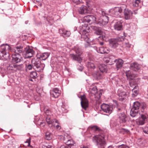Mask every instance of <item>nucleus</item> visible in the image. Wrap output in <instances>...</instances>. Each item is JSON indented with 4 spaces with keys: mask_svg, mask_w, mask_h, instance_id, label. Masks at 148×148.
<instances>
[{
    "mask_svg": "<svg viewBox=\"0 0 148 148\" xmlns=\"http://www.w3.org/2000/svg\"><path fill=\"white\" fill-rule=\"evenodd\" d=\"M52 134L49 132H47L45 133V138L47 140H50L51 138Z\"/></svg>",
    "mask_w": 148,
    "mask_h": 148,
    "instance_id": "58836bf2",
    "label": "nucleus"
},
{
    "mask_svg": "<svg viewBox=\"0 0 148 148\" xmlns=\"http://www.w3.org/2000/svg\"><path fill=\"white\" fill-rule=\"evenodd\" d=\"M43 110L46 121L49 127H52V125L54 123H58V121L53 117V115L49 109L44 107Z\"/></svg>",
    "mask_w": 148,
    "mask_h": 148,
    "instance_id": "7ed1b4c3",
    "label": "nucleus"
},
{
    "mask_svg": "<svg viewBox=\"0 0 148 148\" xmlns=\"http://www.w3.org/2000/svg\"><path fill=\"white\" fill-rule=\"evenodd\" d=\"M125 45L128 48H130L131 46V45L128 43H126Z\"/></svg>",
    "mask_w": 148,
    "mask_h": 148,
    "instance_id": "4d7b16f0",
    "label": "nucleus"
},
{
    "mask_svg": "<svg viewBox=\"0 0 148 148\" xmlns=\"http://www.w3.org/2000/svg\"><path fill=\"white\" fill-rule=\"evenodd\" d=\"M29 80L31 81H33V80L32 79V78H29Z\"/></svg>",
    "mask_w": 148,
    "mask_h": 148,
    "instance_id": "774afa93",
    "label": "nucleus"
},
{
    "mask_svg": "<svg viewBox=\"0 0 148 148\" xmlns=\"http://www.w3.org/2000/svg\"><path fill=\"white\" fill-rule=\"evenodd\" d=\"M127 78L129 80H133L135 79V75L134 74L130 71H128L125 72Z\"/></svg>",
    "mask_w": 148,
    "mask_h": 148,
    "instance_id": "c85d7f7f",
    "label": "nucleus"
},
{
    "mask_svg": "<svg viewBox=\"0 0 148 148\" xmlns=\"http://www.w3.org/2000/svg\"><path fill=\"white\" fill-rule=\"evenodd\" d=\"M129 83L130 86L132 88H134L135 86H137L136 82L135 81V79L133 80L129 81Z\"/></svg>",
    "mask_w": 148,
    "mask_h": 148,
    "instance_id": "e433bc0d",
    "label": "nucleus"
},
{
    "mask_svg": "<svg viewBox=\"0 0 148 148\" xmlns=\"http://www.w3.org/2000/svg\"><path fill=\"white\" fill-rule=\"evenodd\" d=\"M108 148H114V147L112 145H110L108 146Z\"/></svg>",
    "mask_w": 148,
    "mask_h": 148,
    "instance_id": "e2e57ef3",
    "label": "nucleus"
},
{
    "mask_svg": "<svg viewBox=\"0 0 148 148\" xmlns=\"http://www.w3.org/2000/svg\"><path fill=\"white\" fill-rule=\"evenodd\" d=\"M99 68V70L94 71L92 74L93 77L96 79H101L103 74L106 73L108 70L107 66L104 64H100Z\"/></svg>",
    "mask_w": 148,
    "mask_h": 148,
    "instance_id": "39448f33",
    "label": "nucleus"
},
{
    "mask_svg": "<svg viewBox=\"0 0 148 148\" xmlns=\"http://www.w3.org/2000/svg\"><path fill=\"white\" fill-rule=\"evenodd\" d=\"M40 125L42 126H44L45 125V123L43 122H41L40 123Z\"/></svg>",
    "mask_w": 148,
    "mask_h": 148,
    "instance_id": "bf43d9fd",
    "label": "nucleus"
},
{
    "mask_svg": "<svg viewBox=\"0 0 148 148\" xmlns=\"http://www.w3.org/2000/svg\"><path fill=\"white\" fill-rule=\"evenodd\" d=\"M0 50V59L3 60H7L9 59V55L8 51H11L12 48L7 44L1 45Z\"/></svg>",
    "mask_w": 148,
    "mask_h": 148,
    "instance_id": "20e7f679",
    "label": "nucleus"
},
{
    "mask_svg": "<svg viewBox=\"0 0 148 148\" xmlns=\"http://www.w3.org/2000/svg\"><path fill=\"white\" fill-rule=\"evenodd\" d=\"M60 33L64 38L68 37L71 34V33L69 31H67L64 29H62L59 30Z\"/></svg>",
    "mask_w": 148,
    "mask_h": 148,
    "instance_id": "bb28decb",
    "label": "nucleus"
},
{
    "mask_svg": "<svg viewBox=\"0 0 148 148\" xmlns=\"http://www.w3.org/2000/svg\"><path fill=\"white\" fill-rule=\"evenodd\" d=\"M123 21L121 20L116 22L114 25V27L115 30L117 31H120L122 30V23Z\"/></svg>",
    "mask_w": 148,
    "mask_h": 148,
    "instance_id": "a878e982",
    "label": "nucleus"
},
{
    "mask_svg": "<svg viewBox=\"0 0 148 148\" xmlns=\"http://www.w3.org/2000/svg\"><path fill=\"white\" fill-rule=\"evenodd\" d=\"M93 141L95 143L99 148H104L106 143L103 134L95 136L93 137Z\"/></svg>",
    "mask_w": 148,
    "mask_h": 148,
    "instance_id": "423d86ee",
    "label": "nucleus"
},
{
    "mask_svg": "<svg viewBox=\"0 0 148 148\" xmlns=\"http://www.w3.org/2000/svg\"><path fill=\"white\" fill-rule=\"evenodd\" d=\"M42 148H53V147L51 145H48L47 146L43 145L42 147Z\"/></svg>",
    "mask_w": 148,
    "mask_h": 148,
    "instance_id": "5fc2aeb1",
    "label": "nucleus"
},
{
    "mask_svg": "<svg viewBox=\"0 0 148 148\" xmlns=\"http://www.w3.org/2000/svg\"><path fill=\"white\" fill-rule=\"evenodd\" d=\"M147 118V116L146 115L142 114L141 117L136 120V124L138 125H143L145 123V120Z\"/></svg>",
    "mask_w": 148,
    "mask_h": 148,
    "instance_id": "aec40b11",
    "label": "nucleus"
},
{
    "mask_svg": "<svg viewBox=\"0 0 148 148\" xmlns=\"http://www.w3.org/2000/svg\"><path fill=\"white\" fill-rule=\"evenodd\" d=\"M23 66L22 64L17 65L13 63L9 64L8 66H7V67L8 73H11L21 70Z\"/></svg>",
    "mask_w": 148,
    "mask_h": 148,
    "instance_id": "f8f14e48",
    "label": "nucleus"
},
{
    "mask_svg": "<svg viewBox=\"0 0 148 148\" xmlns=\"http://www.w3.org/2000/svg\"><path fill=\"white\" fill-rule=\"evenodd\" d=\"M35 53L32 47L27 46L25 48L24 51V57L26 58H31L34 55Z\"/></svg>",
    "mask_w": 148,
    "mask_h": 148,
    "instance_id": "4468645a",
    "label": "nucleus"
},
{
    "mask_svg": "<svg viewBox=\"0 0 148 148\" xmlns=\"http://www.w3.org/2000/svg\"><path fill=\"white\" fill-rule=\"evenodd\" d=\"M82 1V0H73V2L77 5L80 4Z\"/></svg>",
    "mask_w": 148,
    "mask_h": 148,
    "instance_id": "49530a36",
    "label": "nucleus"
},
{
    "mask_svg": "<svg viewBox=\"0 0 148 148\" xmlns=\"http://www.w3.org/2000/svg\"><path fill=\"white\" fill-rule=\"evenodd\" d=\"M61 109H62V112L65 113L66 112L65 106L64 105H63L61 106Z\"/></svg>",
    "mask_w": 148,
    "mask_h": 148,
    "instance_id": "de8ad7c7",
    "label": "nucleus"
},
{
    "mask_svg": "<svg viewBox=\"0 0 148 148\" xmlns=\"http://www.w3.org/2000/svg\"><path fill=\"white\" fill-rule=\"evenodd\" d=\"M78 12L80 14H83L88 12L87 7L82 5L78 9Z\"/></svg>",
    "mask_w": 148,
    "mask_h": 148,
    "instance_id": "c756f323",
    "label": "nucleus"
},
{
    "mask_svg": "<svg viewBox=\"0 0 148 148\" xmlns=\"http://www.w3.org/2000/svg\"><path fill=\"white\" fill-rule=\"evenodd\" d=\"M121 130L122 132H123L124 133H128L129 132V130L127 129L124 128H122Z\"/></svg>",
    "mask_w": 148,
    "mask_h": 148,
    "instance_id": "603ef678",
    "label": "nucleus"
},
{
    "mask_svg": "<svg viewBox=\"0 0 148 148\" xmlns=\"http://www.w3.org/2000/svg\"><path fill=\"white\" fill-rule=\"evenodd\" d=\"M124 14L125 18L126 20L130 19L132 17L133 12L132 11L128 9L124 8Z\"/></svg>",
    "mask_w": 148,
    "mask_h": 148,
    "instance_id": "393cba45",
    "label": "nucleus"
},
{
    "mask_svg": "<svg viewBox=\"0 0 148 148\" xmlns=\"http://www.w3.org/2000/svg\"><path fill=\"white\" fill-rule=\"evenodd\" d=\"M8 73L7 66L4 65H1L0 67V73L3 74H5Z\"/></svg>",
    "mask_w": 148,
    "mask_h": 148,
    "instance_id": "7c9ffc66",
    "label": "nucleus"
},
{
    "mask_svg": "<svg viewBox=\"0 0 148 148\" xmlns=\"http://www.w3.org/2000/svg\"><path fill=\"white\" fill-rule=\"evenodd\" d=\"M118 94L119 96V99L120 101H123L125 100L126 96L125 92L123 90L119 89L118 91Z\"/></svg>",
    "mask_w": 148,
    "mask_h": 148,
    "instance_id": "412c9836",
    "label": "nucleus"
},
{
    "mask_svg": "<svg viewBox=\"0 0 148 148\" xmlns=\"http://www.w3.org/2000/svg\"><path fill=\"white\" fill-rule=\"evenodd\" d=\"M46 19V20L47 21V22H49V19L47 18Z\"/></svg>",
    "mask_w": 148,
    "mask_h": 148,
    "instance_id": "338daca9",
    "label": "nucleus"
},
{
    "mask_svg": "<svg viewBox=\"0 0 148 148\" xmlns=\"http://www.w3.org/2000/svg\"><path fill=\"white\" fill-rule=\"evenodd\" d=\"M123 40V38L122 36L118 37L115 38H112L109 40L110 45L112 48H115L118 46L119 42Z\"/></svg>",
    "mask_w": 148,
    "mask_h": 148,
    "instance_id": "ddd939ff",
    "label": "nucleus"
},
{
    "mask_svg": "<svg viewBox=\"0 0 148 148\" xmlns=\"http://www.w3.org/2000/svg\"><path fill=\"white\" fill-rule=\"evenodd\" d=\"M112 79L113 81H115L116 83H117V82L119 80L118 78V77H116L112 78Z\"/></svg>",
    "mask_w": 148,
    "mask_h": 148,
    "instance_id": "864d4df0",
    "label": "nucleus"
},
{
    "mask_svg": "<svg viewBox=\"0 0 148 148\" xmlns=\"http://www.w3.org/2000/svg\"><path fill=\"white\" fill-rule=\"evenodd\" d=\"M140 105V103L138 101L134 103L132 108L130 112V115L131 116L134 117L136 116L138 114Z\"/></svg>",
    "mask_w": 148,
    "mask_h": 148,
    "instance_id": "9b49d317",
    "label": "nucleus"
},
{
    "mask_svg": "<svg viewBox=\"0 0 148 148\" xmlns=\"http://www.w3.org/2000/svg\"><path fill=\"white\" fill-rule=\"evenodd\" d=\"M115 62H116V66L117 68L119 69L122 66L123 62L122 60L119 59L118 60H116Z\"/></svg>",
    "mask_w": 148,
    "mask_h": 148,
    "instance_id": "473e14b6",
    "label": "nucleus"
},
{
    "mask_svg": "<svg viewBox=\"0 0 148 148\" xmlns=\"http://www.w3.org/2000/svg\"><path fill=\"white\" fill-rule=\"evenodd\" d=\"M30 77L33 79H35L38 77L36 71L31 72L30 74Z\"/></svg>",
    "mask_w": 148,
    "mask_h": 148,
    "instance_id": "c9c22d12",
    "label": "nucleus"
},
{
    "mask_svg": "<svg viewBox=\"0 0 148 148\" xmlns=\"http://www.w3.org/2000/svg\"><path fill=\"white\" fill-rule=\"evenodd\" d=\"M143 132L146 134H148V126H146L143 128Z\"/></svg>",
    "mask_w": 148,
    "mask_h": 148,
    "instance_id": "a18cd8bd",
    "label": "nucleus"
},
{
    "mask_svg": "<svg viewBox=\"0 0 148 148\" xmlns=\"http://www.w3.org/2000/svg\"><path fill=\"white\" fill-rule=\"evenodd\" d=\"M61 139L63 140L64 143L68 145L71 148L74 146L75 143L73 141L72 138L70 136L67 134L64 135L60 136Z\"/></svg>",
    "mask_w": 148,
    "mask_h": 148,
    "instance_id": "9d476101",
    "label": "nucleus"
},
{
    "mask_svg": "<svg viewBox=\"0 0 148 148\" xmlns=\"http://www.w3.org/2000/svg\"><path fill=\"white\" fill-rule=\"evenodd\" d=\"M90 90H91V92L92 93L94 94H96L97 92V88L96 86H92L90 88Z\"/></svg>",
    "mask_w": 148,
    "mask_h": 148,
    "instance_id": "4c0bfd02",
    "label": "nucleus"
},
{
    "mask_svg": "<svg viewBox=\"0 0 148 148\" xmlns=\"http://www.w3.org/2000/svg\"><path fill=\"white\" fill-rule=\"evenodd\" d=\"M60 148H68L67 147L64 146V145H62L61 147Z\"/></svg>",
    "mask_w": 148,
    "mask_h": 148,
    "instance_id": "052dcab7",
    "label": "nucleus"
},
{
    "mask_svg": "<svg viewBox=\"0 0 148 148\" xmlns=\"http://www.w3.org/2000/svg\"><path fill=\"white\" fill-rule=\"evenodd\" d=\"M38 5L39 6L41 7L42 5V4L39 1H38Z\"/></svg>",
    "mask_w": 148,
    "mask_h": 148,
    "instance_id": "680f3d73",
    "label": "nucleus"
},
{
    "mask_svg": "<svg viewBox=\"0 0 148 148\" xmlns=\"http://www.w3.org/2000/svg\"><path fill=\"white\" fill-rule=\"evenodd\" d=\"M140 1V0H136L133 3V5L136 7H138L139 5Z\"/></svg>",
    "mask_w": 148,
    "mask_h": 148,
    "instance_id": "79ce46f5",
    "label": "nucleus"
},
{
    "mask_svg": "<svg viewBox=\"0 0 148 148\" xmlns=\"http://www.w3.org/2000/svg\"><path fill=\"white\" fill-rule=\"evenodd\" d=\"M31 142V138H29L27 139L26 141H25V143H28V147H32L31 146H30V143Z\"/></svg>",
    "mask_w": 148,
    "mask_h": 148,
    "instance_id": "3c124183",
    "label": "nucleus"
},
{
    "mask_svg": "<svg viewBox=\"0 0 148 148\" xmlns=\"http://www.w3.org/2000/svg\"><path fill=\"white\" fill-rule=\"evenodd\" d=\"M84 21L90 23H97L96 18L95 16L93 15H89L84 16L83 19Z\"/></svg>",
    "mask_w": 148,
    "mask_h": 148,
    "instance_id": "dca6fc26",
    "label": "nucleus"
},
{
    "mask_svg": "<svg viewBox=\"0 0 148 148\" xmlns=\"http://www.w3.org/2000/svg\"><path fill=\"white\" fill-rule=\"evenodd\" d=\"M110 59L108 58H104L103 60L106 63H108L109 62Z\"/></svg>",
    "mask_w": 148,
    "mask_h": 148,
    "instance_id": "6e6d98bb",
    "label": "nucleus"
},
{
    "mask_svg": "<svg viewBox=\"0 0 148 148\" xmlns=\"http://www.w3.org/2000/svg\"><path fill=\"white\" fill-rule=\"evenodd\" d=\"M50 93L52 97L57 98L60 95V91L59 90L58 88H55L50 91Z\"/></svg>",
    "mask_w": 148,
    "mask_h": 148,
    "instance_id": "b1692460",
    "label": "nucleus"
},
{
    "mask_svg": "<svg viewBox=\"0 0 148 148\" xmlns=\"http://www.w3.org/2000/svg\"><path fill=\"white\" fill-rule=\"evenodd\" d=\"M77 69L78 70L80 71H82L83 69V67L82 65L80 64L77 66Z\"/></svg>",
    "mask_w": 148,
    "mask_h": 148,
    "instance_id": "8fccbe9b",
    "label": "nucleus"
},
{
    "mask_svg": "<svg viewBox=\"0 0 148 148\" xmlns=\"http://www.w3.org/2000/svg\"><path fill=\"white\" fill-rule=\"evenodd\" d=\"M117 110L118 112V113H121V112L122 110L121 109L119 108H117Z\"/></svg>",
    "mask_w": 148,
    "mask_h": 148,
    "instance_id": "13d9d810",
    "label": "nucleus"
},
{
    "mask_svg": "<svg viewBox=\"0 0 148 148\" xmlns=\"http://www.w3.org/2000/svg\"><path fill=\"white\" fill-rule=\"evenodd\" d=\"M50 53L45 52L42 53H38L36 55V57L40 60H47L50 55Z\"/></svg>",
    "mask_w": 148,
    "mask_h": 148,
    "instance_id": "a211bd4d",
    "label": "nucleus"
},
{
    "mask_svg": "<svg viewBox=\"0 0 148 148\" xmlns=\"http://www.w3.org/2000/svg\"><path fill=\"white\" fill-rule=\"evenodd\" d=\"M57 123V125H55L54 123H53V125H52V127H53L56 129H60V126L58 125V123Z\"/></svg>",
    "mask_w": 148,
    "mask_h": 148,
    "instance_id": "09e8293b",
    "label": "nucleus"
},
{
    "mask_svg": "<svg viewBox=\"0 0 148 148\" xmlns=\"http://www.w3.org/2000/svg\"><path fill=\"white\" fill-rule=\"evenodd\" d=\"M124 8L123 6L121 7H116L114 10L113 13L114 16L118 17L120 16V14L122 11L124 10Z\"/></svg>",
    "mask_w": 148,
    "mask_h": 148,
    "instance_id": "5701e85b",
    "label": "nucleus"
},
{
    "mask_svg": "<svg viewBox=\"0 0 148 148\" xmlns=\"http://www.w3.org/2000/svg\"><path fill=\"white\" fill-rule=\"evenodd\" d=\"M146 104L144 103L140 104V107L141 108V112H144L145 111V110L146 108Z\"/></svg>",
    "mask_w": 148,
    "mask_h": 148,
    "instance_id": "ea45409f",
    "label": "nucleus"
},
{
    "mask_svg": "<svg viewBox=\"0 0 148 148\" xmlns=\"http://www.w3.org/2000/svg\"><path fill=\"white\" fill-rule=\"evenodd\" d=\"M81 104L82 108L86 110V108L88 107V101L84 95L81 96Z\"/></svg>",
    "mask_w": 148,
    "mask_h": 148,
    "instance_id": "4be33fe9",
    "label": "nucleus"
},
{
    "mask_svg": "<svg viewBox=\"0 0 148 148\" xmlns=\"http://www.w3.org/2000/svg\"><path fill=\"white\" fill-rule=\"evenodd\" d=\"M130 67L131 69L135 71H137L140 69V66L137 63L134 62L131 64Z\"/></svg>",
    "mask_w": 148,
    "mask_h": 148,
    "instance_id": "cd10ccee",
    "label": "nucleus"
},
{
    "mask_svg": "<svg viewBox=\"0 0 148 148\" xmlns=\"http://www.w3.org/2000/svg\"><path fill=\"white\" fill-rule=\"evenodd\" d=\"M23 46L22 45L16 46L11 49L12 54V62L16 64L21 62L22 57L20 54L23 51Z\"/></svg>",
    "mask_w": 148,
    "mask_h": 148,
    "instance_id": "f03ea898",
    "label": "nucleus"
},
{
    "mask_svg": "<svg viewBox=\"0 0 148 148\" xmlns=\"http://www.w3.org/2000/svg\"><path fill=\"white\" fill-rule=\"evenodd\" d=\"M108 15L105 12L102 11L101 15L100 16L96 23L101 26H104L107 24L108 22L109 18Z\"/></svg>",
    "mask_w": 148,
    "mask_h": 148,
    "instance_id": "1a4fd4ad",
    "label": "nucleus"
},
{
    "mask_svg": "<svg viewBox=\"0 0 148 148\" xmlns=\"http://www.w3.org/2000/svg\"><path fill=\"white\" fill-rule=\"evenodd\" d=\"M91 127L92 129V130L95 131H99L100 129L99 127H97V126H91Z\"/></svg>",
    "mask_w": 148,
    "mask_h": 148,
    "instance_id": "37998d69",
    "label": "nucleus"
},
{
    "mask_svg": "<svg viewBox=\"0 0 148 148\" xmlns=\"http://www.w3.org/2000/svg\"><path fill=\"white\" fill-rule=\"evenodd\" d=\"M117 148H129V147L125 145L122 144L118 146Z\"/></svg>",
    "mask_w": 148,
    "mask_h": 148,
    "instance_id": "c03bdc74",
    "label": "nucleus"
},
{
    "mask_svg": "<svg viewBox=\"0 0 148 148\" xmlns=\"http://www.w3.org/2000/svg\"><path fill=\"white\" fill-rule=\"evenodd\" d=\"M81 148H88V147L87 146H83L82 147H81Z\"/></svg>",
    "mask_w": 148,
    "mask_h": 148,
    "instance_id": "69168bd1",
    "label": "nucleus"
},
{
    "mask_svg": "<svg viewBox=\"0 0 148 148\" xmlns=\"http://www.w3.org/2000/svg\"><path fill=\"white\" fill-rule=\"evenodd\" d=\"M131 1V2L133 3V0H127V1Z\"/></svg>",
    "mask_w": 148,
    "mask_h": 148,
    "instance_id": "0e129e2a",
    "label": "nucleus"
},
{
    "mask_svg": "<svg viewBox=\"0 0 148 148\" xmlns=\"http://www.w3.org/2000/svg\"><path fill=\"white\" fill-rule=\"evenodd\" d=\"M117 117L118 120L121 123H125L127 120V118L123 112L118 113Z\"/></svg>",
    "mask_w": 148,
    "mask_h": 148,
    "instance_id": "f3484780",
    "label": "nucleus"
},
{
    "mask_svg": "<svg viewBox=\"0 0 148 148\" xmlns=\"http://www.w3.org/2000/svg\"><path fill=\"white\" fill-rule=\"evenodd\" d=\"M101 108L103 112L109 114L112 112L113 109L112 106L104 103L101 105Z\"/></svg>",
    "mask_w": 148,
    "mask_h": 148,
    "instance_id": "2eb2a0df",
    "label": "nucleus"
},
{
    "mask_svg": "<svg viewBox=\"0 0 148 148\" xmlns=\"http://www.w3.org/2000/svg\"><path fill=\"white\" fill-rule=\"evenodd\" d=\"M138 88L137 86H135L132 90V97H134L136 96L138 93Z\"/></svg>",
    "mask_w": 148,
    "mask_h": 148,
    "instance_id": "2f4dec72",
    "label": "nucleus"
},
{
    "mask_svg": "<svg viewBox=\"0 0 148 148\" xmlns=\"http://www.w3.org/2000/svg\"><path fill=\"white\" fill-rule=\"evenodd\" d=\"M25 67L26 68V70L27 71V70H31L33 68L32 64H29L27 65L26 64Z\"/></svg>",
    "mask_w": 148,
    "mask_h": 148,
    "instance_id": "a19ab883",
    "label": "nucleus"
},
{
    "mask_svg": "<svg viewBox=\"0 0 148 148\" xmlns=\"http://www.w3.org/2000/svg\"><path fill=\"white\" fill-rule=\"evenodd\" d=\"M74 50L76 54H71L70 57L73 60L76 61L80 63L82 61V59L81 57L82 53L81 50L80 48L76 46L75 47Z\"/></svg>",
    "mask_w": 148,
    "mask_h": 148,
    "instance_id": "0eeeda50",
    "label": "nucleus"
},
{
    "mask_svg": "<svg viewBox=\"0 0 148 148\" xmlns=\"http://www.w3.org/2000/svg\"><path fill=\"white\" fill-rule=\"evenodd\" d=\"M40 60L36 57L32 59L31 62L33 69L38 71L43 70L45 66V64L41 63Z\"/></svg>",
    "mask_w": 148,
    "mask_h": 148,
    "instance_id": "6e6552de",
    "label": "nucleus"
},
{
    "mask_svg": "<svg viewBox=\"0 0 148 148\" xmlns=\"http://www.w3.org/2000/svg\"><path fill=\"white\" fill-rule=\"evenodd\" d=\"M79 28L80 33L81 34V38L82 40H84L86 42L85 45L86 47H88L93 44H96L99 43L101 45H103L104 44L103 41H106V38L104 35L99 36L98 38L91 40L88 36V33L89 32L90 28L87 24L82 25Z\"/></svg>",
    "mask_w": 148,
    "mask_h": 148,
    "instance_id": "f257e3e1",
    "label": "nucleus"
},
{
    "mask_svg": "<svg viewBox=\"0 0 148 148\" xmlns=\"http://www.w3.org/2000/svg\"><path fill=\"white\" fill-rule=\"evenodd\" d=\"M87 67L90 69H94L95 68V64L92 62H88L87 64Z\"/></svg>",
    "mask_w": 148,
    "mask_h": 148,
    "instance_id": "f704fd0d",
    "label": "nucleus"
},
{
    "mask_svg": "<svg viewBox=\"0 0 148 148\" xmlns=\"http://www.w3.org/2000/svg\"><path fill=\"white\" fill-rule=\"evenodd\" d=\"M91 28L95 31L94 33L97 35H99L101 33V31L99 28L96 26H92Z\"/></svg>",
    "mask_w": 148,
    "mask_h": 148,
    "instance_id": "72a5a7b5",
    "label": "nucleus"
},
{
    "mask_svg": "<svg viewBox=\"0 0 148 148\" xmlns=\"http://www.w3.org/2000/svg\"><path fill=\"white\" fill-rule=\"evenodd\" d=\"M94 48L98 53L101 54H108L110 51V49L106 47L104 48L103 47H101L98 49L97 47L95 46Z\"/></svg>",
    "mask_w": 148,
    "mask_h": 148,
    "instance_id": "6ab92c4d",
    "label": "nucleus"
}]
</instances>
